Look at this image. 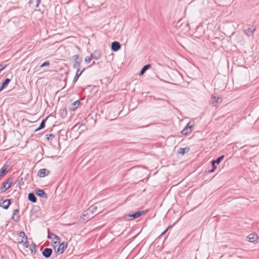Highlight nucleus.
<instances>
[{
	"instance_id": "1",
	"label": "nucleus",
	"mask_w": 259,
	"mask_h": 259,
	"mask_svg": "<svg viewBox=\"0 0 259 259\" xmlns=\"http://www.w3.org/2000/svg\"><path fill=\"white\" fill-rule=\"evenodd\" d=\"M143 211H137L132 213H128L125 214L123 218L125 220L130 221L133 219H137L141 216L144 213Z\"/></svg>"
},
{
	"instance_id": "2",
	"label": "nucleus",
	"mask_w": 259,
	"mask_h": 259,
	"mask_svg": "<svg viewBox=\"0 0 259 259\" xmlns=\"http://www.w3.org/2000/svg\"><path fill=\"white\" fill-rule=\"evenodd\" d=\"M13 179L9 178L6 182L4 183L2 187L0 188V191L2 193L4 192L6 190L10 188L12 184Z\"/></svg>"
},
{
	"instance_id": "3",
	"label": "nucleus",
	"mask_w": 259,
	"mask_h": 259,
	"mask_svg": "<svg viewBox=\"0 0 259 259\" xmlns=\"http://www.w3.org/2000/svg\"><path fill=\"white\" fill-rule=\"evenodd\" d=\"M194 126V123L189 122L184 128L181 131L182 134L187 135L192 131V128Z\"/></svg>"
},
{
	"instance_id": "4",
	"label": "nucleus",
	"mask_w": 259,
	"mask_h": 259,
	"mask_svg": "<svg viewBox=\"0 0 259 259\" xmlns=\"http://www.w3.org/2000/svg\"><path fill=\"white\" fill-rule=\"evenodd\" d=\"M10 204L11 200L10 199H6L5 200L3 199L0 200V206L5 209H7Z\"/></svg>"
},
{
	"instance_id": "5",
	"label": "nucleus",
	"mask_w": 259,
	"mask_h": 259,
	"mask_svg": "<svg viewBox=\"0 0 259 259\" xmlns=\"http://www.w3.org/2000/svg\"><path fill=\"white\" fill-rule=\"evenodd\" d=\"M73 58L74 59V63L73 64V67L74 68H79L81 63V59H79V56L77 55H74Z\"/></svg>"
},
{
	"instance_id": "6",
	"label": "nucleus",
	"mask_w": 259,
	"mask_h": 259,
	"mask_svg": "<svg viewBox=\"0 0 259 259\" xmlns=\"http://www.w3.org/2000/svg\"><path fill=\"white\" fill-rule=\"evenodd\" d=\"M50 174V171L46 168H42L39 170L37 176L40 178L45 177Z\"/></svg>"
},
{
	"instance_id": "7",
	"label": "nucleus",
	"mask_w": 259,
	"mask_h": 259,
	"mask_svg": "<svg viewBox=\"0 0 259 259\" xmlns=\"http://www.w3.org/2000/svg\"><path fill=\"white\" fill-rule=\"evenodd\" d=\"M53 252V250L51 248H46L42 252V255L48 258H49Z\"/></svg>"
},
{
	"instance_id": "8",
	"label": "nucleus",
	"mask_w": 259,
	"mask_h": 259,
	"mask_svg": "<svg viewBox=\"0 0 259 259\" xmlns=\"http://www.w3.org/2000/svg\"><path fill=\"white\" fill-rule=\"evenodd\" d=\"M67 244L65 242H62L59 245V246L57 250V253L59 254H62L67 248Z\"/></svg>"
},
{
	"instance_id": "9",
	"label": "nucleus",
	"mask_w": 259,
	"mask_h": 259,
	"mask_svg": "<svg viewBox=\"0 0 259 259\" xmlns=\"http://www.w3.org/2000/svg\"><path fill=\"white\" fill-rule=\"evenodd\" d=\"M120 48L121 46L119 42L115 41L112 42L111 46L112 51L116 52L118 51Z\"/></svg>"
},
{
	"instance_id": "10",
	"label": "nucleus",
	"mask_w": 259,
	"mask_h": 259,
	"mask_svg": "<svg viewBox=\"0 0 259 259\" xmlns=\"http://www.w3.org/2000/svg\"><path fill=\"white\" fill-rule=\"evenodd\" d=\"M91 55L93 59L98 60L100 59L101 57V52L100 50H96Z\"/></svg>"
},
{
	"instance_id": "11",
	"label": "nucleus",
	"mask_w": 259,
	"mask_h": 259,
	"mask_svg": "<svg viewBox=\"0 0 259 259\" xmlns=\"http://www.w3.org/2000/svg\"><path fill=\"white\" fill-rule=\"evenodd\" d=\"M255 30V28L254 26H251L250 27L247 28V29H243L245 33L248 36L252 35Z\"/></svg>"
},
{
	"instance_id": "12",
	"label": "nucleus",
	"mask_w": 259,
	"mask_h": 259,
	"mask_svg": "<svg viewBox=\"0 0 259 259\" xmlns=\"http://www.w3.org/2000/svg\"><path fill=\"white\" fill-rule=\"evenodd\" d=\"M247 238H248V241L249 242L254 243L257 241L258 236H257V234H256L255 233H252V234H249L247 236Z\"/></svg>"
},
{
	"instance_id": "13",
	"label": "nucleus",
	"mask_w": 259,
	"mask_h": 259,
	"mask_svg": "<svg viewBox=\"0 0 259 259\" xmlns=\"http://www.w3.org/2000/svg\"><path fill=\"white\" fill-rule=\"evenodd\" d=\"M19 212L18 209H15L13 211L12 219L15 222H17L19 220Z\"/></svg>"
},
{
	"instance_id": "14",
	"label": "nucleus",
	"mask_w": 259,
	"mask_h": 259,
	"mask_svg": "<svg viewBox=\"0 0 259 259\" xmlns=\"http://www.w3.org/2000/svg\"><path fill=\"white\" fill-rule=\"evenodd\" d=\"M35 194L41 198H47V195L45 193L43 190H35Z\"/></svg>"
},
{
	"instance_id": "15",
	"label": "nucleus",
	"mask_w": 259,
	"mask_h": 259,
	"mask_svg": "<svg viewBox=\"0 0 259 259\" xmlns=\"http://www.w3.org/2000/svg\"><path fill=\"white\" fill-rule=\"evenodd\" d=\"M80 103L79 100H76L69 107V110L71 111L75 110L79 106Z\"/></svg>"
},
{
	"instance_id": "16",
	"label": "nucleus",
	"mask_w": 259,
	"mask_h": 259,
	"mask_svg": "<svg viewBox=\"0 0 259 259\" xmlns=\"http://www.w3.org/2000/svg\"><path fill=\"white\" fill-rule=\"evenodd\" d=\"M10 82V79L9 78H6L3 81L2 84L0 87V92H1L2 90H3L9 83Z\"/></svg>"
},
{
	"instance_id": "17",
	"label": "nucleus",
	"mask_w": 259,
	"mask_h": 259,
	"mask_svg": "<svg viewBox=\"0 0 259 259\" xmlns=\"http://www.w3.org/2000/svg\"><path fill=\"white\" fill-rule=\"evenodd\" d=\"M219 99H220L219 97H217L215 96H212L211 97V102L212 104L214 106L217 107L218 103H219Z\"/></svg>"
},
{
	"instance_id": "18",
	"label": "nucleus",
	"mask_w": 259,
	"mask_h": 259,
	"mask_svg": "<svg viewBox=\"0 0 259 259\" xmlns=\"http://www.w3.org/2000/svg\"><path fill=\"white\" fill-rule=\"evenodd\" d=\"M97 204H96L94 205H92L89 207L88 209V211L92 214H94L97 212L98 206L97 205Z\"/></svg>"
},
{
	"instance_id": "19",
	"label": "nucleus",
	"mask_w": 259,
	"mask_h": 259,
	"mask_svg": "<svg viewBox=\"0 0 259 259\" xmlns=\"http://www.w3.org/2000/svg\"><path fill=\"white\" fill-rule=\"evenodd\" d=\"M7 168H8V166L7 165H4L1 169V170H0V180L4 176V175L7 173Z\"/></svg>"
},
{
	"instance_id": "20",
	"label": "nucleus",
	"mask_w": 259,
	"mask_h": 259,
	"mask_svg": "<svg viewBox=\"0 0 259 259\" xmlns=\"http://www.w3.org/2000/svg\"><path fill=\"white\" fill-rule=\"evenodd\" d=\"M28 199L32 203H35L37 201L36 198L33 193H30L28 194Z\"/></svg>"
},
{
	"instance_id": "21",
	"label": "nucleus",
	"mask_w": 259,
	"mask_h": 259,
	"mask_svg": "<svg viewBox=\"0 0 259 259\" xmlns=\"http://www.w3.org/2000/svg\"><path fill=\"white\" fill-rule=\"evenodd\" d=\"M190 148L188 147L180 148L178 150V153L182 155H184L185 153L188 152Z\"/></svg>"
},
{
	"instance_id": "22",
	"label": "nucleus",
	"mask_w": 259,
	"mask_h": 259,
	"mask_svg": "<svg viewBox=\"0 0 259 259\" xmlns=\"http://www.w3.org/2000/svg\"><path fill=\"white\" fill-rule=\"evenodd\" d=\"M54 237L53 238V240L54 241V244L55 246H57L60 244V238L55 234H53Z\"/></svg>"
},
{
	"instance_id": "23",
	"label": "nucleus",
	"mask_w": 259,
	"mask_h": 259,
	"mask_svg": "<svg viewBox=\"0 0 259 259\" xmlns=\"http://www.w3.org/2000/svg\"><path fill=\"white\" fill-rule=\"evenodd\" d=\"M27 239V236L26 235V234H25V233L23 232V231H21L20 233H19L18 234V240L19 241H21V239Z\"/></svg>"
},
{
	"instance_id": "24",
	"label": "nucleus",
	"mask_w": 259,
	"mask_h": 259,
	"mask_svg": "<svg viewBox=\"0 0 259 259\" xmlns=\"http://www.w3.org/2000/svg\"><path fill=\"white\" fill-rule=\"evenodd\" d=\"M151 67L150 64H147L143 66V67L142 68L140 72V75H143L145 71L148 70L149 68H150Z\"/></svg>"
},
{
	"instance_id": "25",
	"label": "nucleus",
	"mask_w": 259,
	"mask_h": 259,
	"mask_svg": "<svg viewBox=\"0 0 259 259\" xmlns=\"http://www.w3.org/2000/svg\"><path fill=\"white\" fill-rule=\"evenodd\" d=\"M47 118L48 117L42 120L40 124H39V127L35 130V132L38 131L42 129L45 126V123L46 122V120H47Z\"/></svg>"
},
{
	"instance_id": "26",
	"label": "nucleus",
	"mask_w": 259,
	"mask_h": 259,
	"mask_svg": "<svg viewBox=\"0 0 259 259\" xmlns=\"http://www.w3.org/2000/svg\"><path fill=\"white\" fill-rule=\"evenodd\" d=\"M60 114L62 118H65L67 115V110L66 108H63L60 111Z\"/></svg>"
},
{
	"instance_id": "27",
	"label": "nucleus",
	"mask_w": 259,
	"mask_h": 259,
	"mask_svg": "<svg viewBox=\"0 0 259 259\" xmlns=\"http://www.w3.org/2000/svg\"><path fill=\"white\" fill-rule=\"evenodd\" d=\"M19 242L23 243V246L25 248L28 247L29 246V242L27 241V239H25V240L23 239H21V241H19Z\"/></svg>"
},
{
	"instance_id": "28",
	"label": "nucleus",
	"mask_w": 259,
	"mask_h": 259,
	"mask_svg": "<svg viewBox=\"0 0 259 259\" xmlns=\"http://www.w3.org/2000/svg\"><path fill=\"white\" fill-rule=\"evenodd\" d=\"M224 156L222 155V156L218 157L216 160H214V161L216 164H219L220 163L221 161L224 159Z\"/></svg>"
},
{
	"instance_id": "29",
	"label": "nucleus",
	"mask_w": 259,
	"mask_h": 259,
	"mask_svg": "<svg viewBox=\"0 0 259 259\" xmlns=\"http://www.w3.org/2000/svg\"><path fill=\"white\" fill-rule=\"evenodd\" d=\"M211 165H212V169L209 170V172H213L214 169H215L217 168V166L215 165L216 163L214 162V160H212L211 161Z\"/></svg>"
},
{
	"instance_id": "30",
	"label": "nucleus",
	"mask_w": 259,
	"mask_h": 259,
	"mask_svg": "<svg viewBox=\"0 0 259 259\" xmlns=\"http://www.w3.org/2000/svg\"><path fill=\"white\" fill-rule=\"evenodd\" d=\"M84 70V68H83L81 71L80 70V68L77 69V71L76 72L75 75L79 77Z\"/></svg>"
},
{
	"instance_id": "31",
	"label": "nucleus",
	"mask_w": 259,
	"mask_h": 259,
	"mask_svg": "<svg viewBox=\"0 0 259 259\" xmlns=\"http://www.w3.org/2000/svg\"><path fill=\"white\" fill-rule=\"evenodd\" d=\"M92 59H93V58L92 57V55H91L90 57H89V56H87V57L85 58V60H84V61H85V62L86 63H89L91 61V60H92Z\"/></svg>"
},
{
	"instance_id": "32",
	"label": "nucleus",
	"mask_w": 259,
	"mask_h": 259,
	"mask_svg": "<svg viewBox=\"0 0 259 259\" xmlns=\"http://www.w3.org/2000/svg\"><path fill=\"white\" fill-rule=\"evenodd\" d=\"M35 247H36L35 244L32 243V244H30V250H31L32 253L33 252V249L34 250H35Z\"/></svg>"
},
{
	"instance_id": "33",
	"label": "nucleus",
	"mask_w": 259,
	"mask_h": 259,
	"mask_svg": "<svg viewBox=\"0 0 259 259\" xmlns=\"http://www.w3.org/2000/svg\"><path fill=\"white\" fill-rule=\"evenodd\" d=\"M46 136L47 137V139L48 140H49L50 139H52L55 137L53 134L47 135Z\"/></svg>"
},
{
	"instance_id": "34",
	"label": "nucleus",
	"mask_w": 259,
	"mask_h": 259,
	"mask_svg": "<svg viewBox=\"0 0 259 259\" xmlns=\"http://www.w3.org/2000/svg\"><path fill=\"white\" fill-rule=\"evenodd\" d=\"M50 64V63L49 61H46L44 63H43L40 66V67H44L46 66H49Z\"/></svg>"
},
{
	"instance_id": "35",
	"label": "nucleus",
	"mask_w": 259,
	"mask_h": 259,
	"mask_svg": "<svg viewBox=\"0 0 259 259\" xmlns=\"http://www.w3.org/2000/svg\"><path fill=\"white\" fill-rule=\"evenodd\" d=\"M170 227L169 226L167 228V229H166L161 234V235H160V236H162L163 235H164L166 232L168 230V229L170 228Z\"/></svg>"
},
{
	"instance_id": "36",
	"label": "nucleus",
	"mask_w": 259,
	"mask_h": 259,
	"mask_svg": "<svg viewBox=\"0 0 259 259\" xmlns=\"http://www.w3.org/2000/svg\"><path fill=\"white\" fill-rule=\"evenodd\" d=\"M78 77H79L78 76H76V75H75V76H74V78H73V81L74 82H75L77 80V79H78Z\"/></svg>"
},
{
	"instance_id": "37",
	"label": "nucleus",
	"mask_w": 259,
	"mask_h": 259,
	"mask_svg": "<svg viewBox=\"0 0 259 259\" xmlns=\"http://www.w3.org/2000/svg\"><path fill=\"white\" fill-rule=\"evenodd\" d=\"M5 66L0 65V72L5 68Z\"/></svg>"
},
{
	"instance_id": "38",
	"label": "nucleus",
	"mask_w": 259,
	"mask_h": 259,
	"mask_svg": "<svg viewBox=\"0 0 259 259\" xmlns=\"http://www.w3.org/2000/svg\"><path fill=\"white\" fill-rule=\"evenodd\" d=\"M36 7H38L39 4H40V0H36Z\"/></svg>"
},
{
	"instance_id": "39",
	"label": "nucleus",
	"mask_w": 259,
	"mask_h": 259,
	"mask_svg": "<svg viewBox=\"0 0 259 259\" xmlns=\"http://www.w3.org/2000/svg\"><path fill=\"white\" fill-rule=\"evenodd\" d=\"M32 1H33V0H31V1H30L29 3H32Z\"/></svg>"
}]
</instances>
